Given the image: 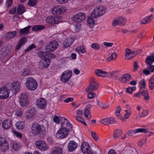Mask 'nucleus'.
I'll use <instances>...</instances> for the list:
<instances>
[{
  "label": "nucleus",
  "instance_id": "1",
  "mask_svg": "<svg viewBox=\"0 0 154 154\" xmlns=\"http://www.w3.org/2000/svg\"><path fill=\"white\" fill-rule=\"evenodd\" d=\"M62 127L56 134V137L58 138L63 139L66 137L72 128V125L67 119L63 118L62 119Z\"/></svg>",
  "mask_w": 154,
  "mask_h": 154
},
{
  "label": "nucleus",
  "instance_id": "2",
  "mask_svg": "<svg viewBox=\"0 0 154 154\" xmlns=\"http://www.w3.org/2000/svg\"><path fill=\"white\" fill-rule=\"evenodd\" d=\"M38 56L40 58L44 60V66L45 67L49 66L51 60L52 59L54 58L55 57V55L53 54L48 52L41 51L38 53Z\"/></svg>",
  "mask_w": 154,
  "mask_h": 154
},
{
  "label": "nucleus",
  "instance_id": "3",
  "mask_svg": "<svg viewBox=\"0 0 154 154\" xmlns=\"http://www.w3.org/2000/svg\"><path fill=\"white\" fill-rule=\"evenodd\" d=\"M31 128V133L35 136L40 134L43 131L42 126L35 122L32 124Z\"/></svg>",
  "mask_w": 154,
  "mask_h": 154
},
{
  "label": "nucleus",
  "instance_id": "4",
  "mask_svg": "<svg viewBox=\"0 0 154 154\" xmlns=\"http://www.w3.org/2000/svg\"><path fill=\"white\" fill-rule=\"evenodd\" d=\"M26 85L27 88L29 90L34 91L37 88L38 84L36 80L32 78H28L26 79Z\"/></svg>",
  "mask_w": 154,
  "mask_h": 154
},
{
  "label": "nucleus",
  "instance_id": "5",
  "mask_svg": "<svg viewBox=\"0 0 154 154\" xmlns=\"http://www.w3.org/2000/svg\"><path fill=\"white\" fill-rule=\"evenodd\" d=\"M66 11L65 7L61 6H56L52 8L51 13L54 15H61L64 13Z\"/></svg>",
  "mask_w": 154,
  "mask_h": 154
},
{
  "label": "nucleus",
  "instance_id": "6",
  "mask_svg": "<svg viewBox=\"0 0 154 154\" xmlns=\"http://www.w3.org/2000/svg\"><path fill=\"white\" fill-rule=\"evenodd\" d=\"M105 12L103 7L100 6L96 8L93 10L91 14V17L94 18L98 17L102 15Z\"/></svg>",
  "mask_w": 154,
  "mask_h": 154
},
{
  "label": "nucleus",
  "instance_id": "7",
  "mask_svg": "<svg viewBox=\"0 0 154 154\" xmlns=\"http://www.w3.org/2000/svg\"><path fill=\"white\" fill-rule=\"evenodd\" d=\"M9 148L7 140L2 137H0V150L4 152L8 150Z\"/></svg>",
  "mask_w": 154,
  "mask_h": 154
},
{
  "label": "nucleus",
  "instance_id": "8",
  "mask_svg": "<svg viewBox=\"0 0 154 154\" xmlns=\"http://www.w3.org/2000/svg\"><path fill=\"white\" fill-rule=\"evenodd\" d=\"M85 17V14L82 13H79L73 16L72 18V19L74 23H79L84 20Z\"/></svg>",
  "mask_w": 154,
  "mask_h": 154
},
{
  "label": "nucleus",
  "instance_id": "9",
  "mask_svg": "<svg viewBox=\"0 0 154 154\" xmlns=\"http://www.w3.org/2000/svg\"><path fill=\"white\" fill-rule=\"evenodd\" d=\"M72 75L71 70H66L62 73L60 77L61 81L63 82H66L68 81L71 78Z\"/></svg>",
  "mask_w": 154,
  "mask_h": 154
},
{
  "label": "nucleus",
  "instance_id": "10",
  "mask_svg": "<svg viewBox=\"0 0 154 154\" xmlns=\"http://www.w3.org/2000/svg\"><path fill=\"white\" fill-rule=\"evenodd\" d=\"M58 46V43L55 41L50 42L49 44L46 47V51L48 52H53Z\"/></svg>",
  "mask_w": 154,
  "mask_h": 154
},
{
  "label": "nucleus",
  "instance_id": "11",
  "mask_svg": "<svg viewBox=\"0 0 154 154\" xmlns=\"http://www.w3.org/2000/svg\"><path fill=\"white\" fill-rule=\"evenodd\" d=\"M19 103L22 107H26L28 103L29 100L26 95L22 94L19 98Z\"/></svg>",
  "mask_w": 154,
  "mask_h": 154
},
{
  "label": "nucleus",
  "instance_id": "12",
  "mask_svg": "<svg viewBox=\"0 0 154 154\" xmlns=\"http://www.w3.org/2000/svg\"><path fill=\"white\" fill-rule=\"evenodd\" d=\"M126 22V19L123 17H118L114 20L112 24L113 26L124 25Z\"/></svg>",
  "mask_w": 154,
  "mask_h": 154
},
{
  "label": "nucleus",
  "instance_id": "13",
  "mask_svg": "<svg viewBox=\"0 0 154 154\" xmlns=\"http://www.w3.org/2000/svg\"><path fill=\"white\" fill-rule=\"evenodd\" d=\"M10 91L5 88H0V99H7L9 95Z\"/></svg>",
  "mask_w": 154,
  "mask_h": 154
},
{
  "label": "nucleus",
  "instance_id": "14",
  "mask_svg": "<svg viewBox=\"0 0 154 154\" xmlns=\"http://www.w3.org/2000/svg\"><path fill=\"white\" fill-rule=\"evenodd\" d=\"M35 145L37 147L42 150L45 151L48 149V146L44 141L40 140L36 142Z\"/></svg>",
  "mask_w": 154,
  "mask_h": 154
},
{
  "label": "nucleus",
  "instance_id": "15",
  "mask_svg": "<svg viewBox=\"0 0 154 154\" xmlns=\"http://www.w3.org/2000/svg\"><path fill=\"white\" fill-rule=\"evenodd\" d=\"M147 131V129L143 128H139L135 130L129 131L127 132V133L125 134V137L124 138L128 136H132L134 134L139 132H146Z\"/></svg>",
  "mask_w": 154,
  "mask_h": 154
},
{
  "label": "nucleus",
  "instance_id": "16",
  "mask_svg": "<svg viewBox=\"0 0 154 154\" xmlns=\"http://www.w3.org/2000/svg\"><path fill=\"white\" fill-rule=\"evenodd\" d=\"M36 104L38 107L40 109H44L47 106L46 101L43 98H40L37 99Z\"/></svg>",
  "mask_w": 154,
  "mask_h": 154
},
{
  "label": "nucleus",
  "instance_id": "17",
  "mask_svg": "<svg viewBox=\"0 0 154 154\" xmlns=\"http://www.w3.org/2000/svg\"><path fill=\"white\" fill-rule=\"evenodd\" d=\"M138 51H133L130 52L129 49H126L125 50V58L130 59L134 57L137 53Z\"/></svg>",
  "mask_w": 154,
  "mask_h": 154
},
{
  "label": "nucleus",
  "instance_id": "18",
  "mask_svg": "<svg viewBox=\"0 0 154 154\" xmlns=\"http://www.w3.org/2000/svg\"><path fill=\"white\" fill-rule=\"evenodd\" d=\"M12 126V122L11 119H6L3 122L2 127L5 129H8Z\"/></svg>",
  "mask_w": 154,
  "mask_h": 154
},
{
  "label": "nucleus",
  "instance_id": "19",
  "mask_svg": "<svg viewBox=\"0 0 154 154\" xmlns=\"http://www.w3.org/2000/svg\"><path fill=\"white\" fill-rule=\"evenodd\" d=\"M77 146V144L74 141H70L67 146L68 150L70 152L73 151L76 149Z\"/></svg>",
  "mask_w": 154,
  "mask_h": 154
},
{
  "label": "nucleus",
  "instance_id": "20",
  "mask_svg": "<svg viewBox=\"0 0 154 154\" xmlns=\"http://www.w3.org/2000/svg\"><path fill=\"white\" fill-rule=\"evenodd\" d=\"M11 90L14 91V93H16L20 90V85L19 82H14L12 85Z\"/></svg>",
  "mask_w": 154,
  "mask_h": 154
},
{
  "label": "nucleus",
  "instance_id": "21",
  "mask_svg": "<svg viewBox=\"0 0 154 154\" xmlns=\"http://www.w3.org/2000/svg\"><path fill=\"white\" fill-rule=\"evenodd\" d=\"M90 108L91 105H88L85 106L84 110V116L88 119L91 118V116L90 112Z\"/></svg>",
  "mask_w": 154,
  "mask_h": 154
},
{
  "label": "nucleus",
  "instance_id": "22",
  "mask_svg": "<svg viewBox=\"0 0 154 154\" xmlns=\"http://www.w3.org/2000/svg\"><path fill=\"white\" fill-rule=\"evenodd\" d=\"M98 83L97 82H92L90 85L86 89V91L88 92L91 90H93L97 89L98 88Z\"/></svg>",
  "mask_w": 154,
  "mask_h": 154
},
{
  "label": "nucleus",
  "instance_id": "23",
  "mask_svg": "<svg viewBox=\"0 0 154 154\" xmlns=\"http://www.w3.org/2000/svg\"><path fill=\"white\" fill-rule=\"evenodd\" d=\"M154 62V53L150 56H148L146 59L145 63L147 66L151 65Z\"/></svg>",
  "mask_w": 154,
  "mask_h": 154
},
{
  "label": "nucleus",
  "instance_id": "24",
  "mask_svg": "<svg viewBox=\"0 0 154 154\" xmlns=\"http://www.w3.org/2000/svg\"><path fill=\"white\" fill-rule=\"evenodd\" d=\"M131 78V75L128 74H125L123 75L120 78L119 80L122 83H125L127 81H129Z\"/></svg>",
  "mask_w": 154,
  "mask_h": 154
},
{
  "label": "nucleus",
  "instance_id": "25",
  "mask_svg": "<svg viewBox=\"0 0 154 154\" xmlns=\"http://www.w3.org/2000/svg\"><path fill=\"white\" fill-rule=\"evenodd\" d=\"M10 146L12 149L15 151H18L21 147L20 144L18 142H12L10 144Z\"/></svg>",
  "mask_w": 154,
  "mask_h": 154
},
{
  "label": "nucleus",
  "instance_id": "26",
  "mask_svg": "<svg viewBox=\"0 0 154 154\" xmlns=\"http://www.w3.org/2000/svg\"><path fill=\"white\" fill-rule=\"evenodd\" d=\"M46 23L50 24H56L57 21L56 20L54 16L48 17L45 19Z\"/></svg>",
  "mask_w": 154,
  "mask_h": 154
},
{
  "label": "nucleus",
  "instance_id": "27",
  "mask_svg": "<svg viewBox=\"0 0 154 154\" xmlns=\"http://www.w3.org/2000/svg\"><path fill=\"white\" fill-rule=\"evenodd\" d=\"M81 148V150L82 152H83L87 151L89 149L90 146L88 142L84 141L82 143Z\"/></svg>",
  "mask_w": 154,
  "mask_h": 154
},
{
  "label": "nucleus",
  "instance_id": "28",
  "mask_svg": "<svg viewBox=\"0 0 154 154\" xmlns=\"http://www.w3.org/2000/svg\"><path fill=\"white\" fill-rule=\"evenodd\" d=\"M153 19V16L152 15L147 16L145 18L143 19L141 21L140 23L142 24H145L147 23L148 22Z\"/></svg>",
  "mask_w": 154,
  "mask_h": 154
},
{
  "label": "nucleus",
  "instance_id": "29",
  "mask_svg": "<svg viewBox=\"0 0 154 154\" xmlns=\"http://www.w3.org/2000/svg\"><path fill=\"white\" fill-rule=\"evenodd\" d=\"M17 34L16 31L10 32L7 33L5 36V38L7 40H9L11 38L14 37Z\"/></svg>",
  "mask_w": 154,
  "mask_h": 154
},
{
  "label": "nucleus",
  "instance_id": "30",
  "mask_svg": "<svg viewBox=\"0 0 154 154\" xmlns=\"http://www.w3.org/2000/svg\"><path fill=\"white\" fill-rule=\"evenodd\" d=\"M36 113V111L34 109L32 108L29 110L27 112L28 114L26 116L27 119H29L31 118L34 116Z\"/></svg>",
  "mask_w": 154,
  "mask_h": 154
},
{
  "label": "nucleus",
  "instance_id": "31",
  "mask_svg": "<svg viewBox=\"0 0 154 154\" xmlns=\"http://www.w3.org/2000/svg\"><path fill=\"white\" fill-rule=\"evenodd\" d=\"M94 72L97 76L102 77L105 76L106 74V72L99 69L95 70Z\"/></svg>",
  "mask_w": 154,
  "mask_h": 154
},
{
  "label": "nucleus",
  "instance_id": "32",
  "mask_svg": "<svg viewBox=\"0 0 154 154\" xmlns=\"http://www.w3.org/2000/svg\"><path fill=\"white\" fill-rule=\"evenodd\" d=\"M25 124L23 121H20L17 122L16 124V128L19 130H22L25 127Z\"/></svg>",
  "mask_w": 154,
  "mask_h": 154
},
{
  "label": "nucleus",
  "instance_id": "33",
  "mask_svg": "<svg viewBox=\"0 0 154 154\" xmlns=\"http://www.w3.org/2000/svg\"><path fill=\"white\" fill-rule=\"evenodd\" d=\"M73 41L72 38H67L66 39V42L63 43V47L67 48L69 46Z\"/></svg>",
  "mask_w": 154,
  "mask_h": 154
},
{
  "label": "nucleus",
  "instance_id": "34",
  "mask_svg": "<svg viewBox=\"0 0 154 154\" xmlns=\"http://www.w3.org/2000/svg\"><path fill=\"white\" fill-rule=\"evenodd\" d=\"M140 91L141 93V94L144 96V99L145 100H148L149 99V97L148 96V91L145 88L142 89Z\"/></svg>",
  "mask_w": 154,
  "mask_h": 154
},
{
  "label": "nucleus",
  "instance_id": "35",
  "mask_svg": "<svg viewBox=\"0 0 154 154\" xmlns=\"http://www.w3.org/2000/svg\"><path fill=\"white\" fill-rule=\"evenodd\" d=\"M45 28V26L38 25L32 27V29L33 31H36L38 30H41L44 29Z\"/></svg>",
  "mask_w": 154,
  "mask_h": 154
},
{
  "label": "nucleus",
  "instance_id": "36",
  "mask_svg": "<svg viewBox=\"0 0 154 154\" xmlns=\"http://www.w3.org/2000/svg\"><path fill=\"white\" fill-rule=\"evenodd\" d=\"M62 149L61 147H57L54 149L52 154H62Z\"/></svg>",
  "mask_w": 154,
  "mask_h": 154
},
{
  "label": "nucleus",
  "instance_id": "37",
  "mask_svg": "<svg viewBox=\"0 0 154 154\" xmlns=\"http://www.w3.org/2000/svg\"><path fill=\"white\" fill-rule=\"evenodd\" d=\"M31 26H28L23 29H20V33L21 35H23L28 33L29 32V29L30 28Z\"/></svg>",
  "mask_w": 154,
  "mask_h": 154
},
{
  "label": "nucleus",
  "instance_id": "38",
  "mask_svg": "<svg viewBox=\"0 0 154 154\" xmlns=\"http://www.w3.org/2000/svg\"><path fill=\"white\" fill-rule=\"evenodd\" d=\"M122 131L119 129L116 130L113 133V137L115 139H118V137L120 136L122 134Z\"/></svg>",
  "mask_w": 154,
  "mask_h": 154
},
{
  "label": "nucleus",
  "instance_id": "39",
  "mask_svg": "<svg viewBox=\"0 0 154 154\" xmlns=\"http://www.w3.org/2000/svg\"><path fill=\"white\" fill-rule=\"evenodd\" d=\"M25 11L24 7L22 5H19L17 9V12L18 14H22Z\"/></svg>",
  "mask_w": 154,
  "mask_h": 154
},
{
  "label": "nucleus",
  "instance_id": "40",
  "mask_svg": "<svg viewBox=\"0 0 154 154\" xmlns=\"http://www.w3.org/2000/svg\"><path fill=\"white\" fill-rule=\"evenodd\" d=\"M140 85L139 88H140V91H141L142 89L145 88L146 85L145 80L143 79L139 83Z\"/></svg>",
  "mask_w": 154,
  "mask_h": 154
},
{
  "label": "nucleus",
  "instance_id": "41",
  "mask_svg": "<svg viewBox=\"0 0 154 154\" xmlns=\"http://www.w3.org/2000/svg\"><path fill=\"white\" fill-rule=\"evenodd\" d=\"M79 122L83 123L85 126H87V123L85 122L84 119L82 117L79 116H75L74 117Z\"/></svg>",
  "mask_w": 154,
  "mask_h": 154
},
{
  "label": "nucleus",
  "instance_id": "42",
  "mask_svg": "<svg viewBox=\"0 0 154 154\" xmlns=\"http://www.w3.org/2000/svg\"><path fill=\"white\" fill-rule=\"evenodd\" d=\"M93 18L88 17L87 20L88 24L90 27H92L95 24V22Z\"/></svg>",
  "mask_w": 154,
  "mask_h": 154
},
{
  "label": "nucleus",
  "instance_id": "43",
  "mask_svg": "<svg viewBox=\"0 0 154 154\" xmlns=\"http://www.w3.org/2000/svg\"><path fill=\"white\" fill-rule=\"evenodd\" d=\"M97 103L99 106L103 108H107L108 106V105L105 103H103L102 102L100 101L97 100Z\"/></svg>",
  "mask_w": 154,
  "mask_h": 154
},
{
  "label": "nucleus",
  "instance_id": "44",
  "mask_svg": "<svg viewBox=\"0 0 154 154\" xmlns=\"http://www.w3.org/2000/svg\"><path fill=\"white\" fill-rule=\"evenodd\" d=\"M36 0H29L28 5L29 6L34 7L36 5Z\"/></svg>",
  "mask_w": 154,
  "mask_h": 154
},
{
  "label": "nucleus",
  "instance_id": "45",
  "mask_svg": "<svg viewBox=\"0 0 154 154\" xmlns=\"http://www.w3.org/2000/svg\"><path fill=\"white\" fill-rule=\"evenodd\" d=\"M116 56L117 54L115 52H113L111 54L110 56L108 57L107 60L109 61L111 60H113V59L116 58Z\"/></svg>",
  "mask_w": 154,
  "mask_h": 154
},
{
  "label": "nucleus",
  "instance_id": "46",
  "mask_svg": "<svg viewBox=\"0 0 154 154\" xmlns=\"http://www.w3.org/2000/svg\"><path fill=\"white\" fill-rule=\"evenodd\" d=\"M136 89V88L133 87V88L128 87L126 89V92L130 94H131L134 91H135Z\"/></svg>",
  "mask_w": 154,
  "mask_h": 154
},
{
  "label": "nucleus",
  "instance_id": "47",
  "mask_svg": "<svg viewBox=\"0 0 154 154\" xmlns=\"http://www.w3.org/2000/svg\"><path fill=\"white\" fill-rule=\"evenodd\" d=\"M91 47L95 50H98L100 49V45L99 44L96 43H93L91 45Z\"/></svg>",
  "mask_w": 154,
  "mask_h": 154
},
{
  "label": "nucleus",
  "instance_id": "48",
  "mask_svg": "<svg viewBox=\"0 0 154 154\" xmlns=\"http://www.w3.org/2000/svg\"><path fill=\"white\" fill-rule=\"evenodd\" d=\"M36 48V46L34 44H32L28 47L27 49H26L25 50V52H26L27 51H31L33 49Z\"/></svg>",
  "mask_w": 154,
  "mask_h": 154
},
{
  "label": "nucleus",
  "instance_id": "49",
  "mask_svg": "<svg viewBox=\"0 0 154 154\" xmlns=\"http://www.w3.org/2000/svg\"><path fill=\"white\" fill-rule=\"evenodd\" d=\"M29 68L24 69L22 72L23 75L26 76L28 75L29 74Z\"/></svg>",
  "mask_w": 154,
  "mask_h": 154
},
{
  "label": "nucleus",
  "instance_id": "50",
  "mask_svg": "<svg viewBox=\"0 0 154 154\" xmlns=\"http://www.w3.org/2000/svg\"><path fill=\"white\" fill-rule=\"evenodd\" d=\"M118 72L117 71H113L110 73V76L112 78H116L118 75Z\"/></svg>",
  "mask_w": 154,
  "mask_h": 154
},
{
  "label": "nucleus",
  "instance_id": "51",
  "mask_svg": "<svg viewBox=\"0 0 154 154\" xmlns=\"http://www.w3.org/2000/svg\"><path fill=\"white\" fill-rule=\"evenodd\" d=\"M108 120L109 125L115 123L116 122V120L113 117H108Z\"/></svg>",
  "mask_w": 154,
  "mask_h": 154
},
{
  "label": "nucleus",
  "instance_id": "52",
  "mask_svg": "<svg viewBox=\"0 0 154 154\" xmlns=\"http://www.w3.org/2000/svg\"><path fill=\"white\" fill-rule=\"evenodd\" d=\"M13 0H7L6 2V5L7 7H11L12 5Z\"/></svg>",
  "mask_w": 154,
  "mask_h": 154
},
{
  "label": "nucleus",
  "instance_id": "53",
  "mask_svg": "<svg viewBox=\"0 0 154 154\" xmlns=\"http://www.w3.org/2000/svg\"><path fill=\"white\" fill-rule=\"evenodd\" d=\"M108 118L103 119L101 121V123L105 125H108L109 122Z\"/></svg>",
  "mask_w": 154,
  "mask_h": 154
},
{
  "label": "nucleus",
  "instance_id": "54",
  "mask_svg": "<svg viewBox=\"0 0 154 154\" xmlns=\"http://www.w3.org/2000/svg\"><path fill=\"white\" fill-rule=\"evenodd\" d=\"M17 8L15 6L13 7L10 11L9 13L10 14H14L16 12Z\"/></svg>",
  "mask_w": 154,
  "mask_h": 154
},
{
  "label": "nucleus",
  "instance_id": "55",
  "mask_svg": "<svg viewBox=\"0 0 154 154\" xmlns=\"http://www.w3.org/2000/svg\"><path fill=\"white\" fill-rule=\"evenodd\" d=\"M91 134L92 137L95 141H97L98 140V137L95 132H91Z\"/></svg>",
  "mask_w": 154,
  "mask_h": 154
},
{
  "label": "nucleus",
  "instance_id": "56",
  "mask_svg": "<svg viewBox=\"0 0 154 154\" xmlns=\"http://www.w3.org/2000/svg\"><path fill=\"white\" fill-rule=\"evenodd\" d=\"M149 89L151 90H152L154 88V82L149 80Z\"/></svg>",
  "mask_w": 154,
  "mask_h": 154
},
{
  "label": "nucleus",
  "instance_id": "57",
  "mask_svg": "<svg viewBox=\"0 0 154 154\" xmlns=\"http://www.w3.org/2000/svg\"><path fill=\"white\" fill-rule=\"evenodd\" d=\"M79 49V48H77ZM79 51L82 53H85L86 52L85 48L83 46H80L79 48Z\"/></svg>",
  "mask_w": 154,
  "mask_h": 154
},
{
  "label": "nucleus",
  "instance_id": "58",
  "mask_svg": "<svg viewBox=\"0 0 154 154\" xmlns=\"http://www.w3.org/2000/svg\"><path fill=\"white\" fill-rule=\"evenodd\" d=\"M26 38L25 37L21 38L20 40L18 43L23 45L26 42Z\"/></svg>",
  "mask_w": 154,
  "mask_h": 154
},
{
  "label": "nucleus",
  "instance_id": "59",
  "mask_svg": "<svg viewBox=\"0 0 154 154\" xmlns=\"http://www.w3.org/2000/svg\"><path fill=\"white\" fill-rule=\"evenodd\" d=\"M149 113V112L147 110H143L141 115L140 116L141 117H144L146 116Z\"/></svg>",
  "mask_w": 154,
  "mask_h": 154
},
{
  "label": "nucleus",
  "instance_id": "60",
  "mask_svg": "<svg viewBox=\"0 0 154 154\" xmlns=\"http://www.w3.org/2000/svg\"><path fill=\"white\" fill-rule=\"evenodd\" d=\"M95 95V94L92 92H90L88 93V98L90 99L93 98L94 96Z\"/></svg>",
  "mask_w": 154,
  "mask_h": 154
},
{
  "label": "nucleus",
  "instance_id": "61",
  "mask_svg": "<svg viewBox=\"0 0 154 154\" xmlns=\"http://www.w3.org/2000/svg\"><path fill=\"white\" fill-rule=\"evenodd\" d=\"M53 121L56 123L58 124L59 123L60 119L58 116H55L53 118Z\"/></svg>",
  "mask_w": 154,
  "mask_h": 154
},
{
  "label": "nucleus",
  "instance_id": "62",
  "mask_svg": "<svg viewBox=\"0 0 154 154\" xmlns=\"http://www.w3.org/2000/svg\"><path fill=\"white\" fill-rule=\"evenodd\" d=\"M151 72L148 69H143V73L146 75H149L151 74Z\"/></svg>",
  "mask_w": 154,
  "mask_h": 154
},
{
  "label": "nucleus",
  "instance_id": "63",
  "mask_svg": "<svg viewBox=\"0 0 154 154\" xmlns=\"http://www.w3.org/2000/svg\"><path fill=\"white\" fill-rule=\"evenodd\" d=\"M23 112L21 110H18L16 111L15 114L18 117H21L22 116Z\"/></svg>",
  "mask_w": 154,
  "mask_h": 154
},
{
  "label": "nucleus",
  "instance_id": "64",
  "mask_svg": "<svg viewBox=\"0 0 154 154\" xmlns=\"http://www.w3.org/2000/svg\"><path fill=\"white\" fill-rule=\"evenodd\" d=\"M147 68L149 69L151 72H154V66L152 64L147 66Z\"/></svg>",
  "mask_w": 154,
  "mask_h": 154
}]
</instances>
